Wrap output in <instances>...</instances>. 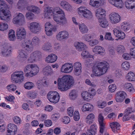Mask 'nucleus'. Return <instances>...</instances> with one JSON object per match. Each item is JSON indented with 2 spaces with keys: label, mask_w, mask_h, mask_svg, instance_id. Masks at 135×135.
Instances as JSON below:
<instances>
[{
  "label": "nucleus",
  "mask_w": 135,
  "mask_h": 135,
  "mask_svg": "<svg viewBox=\"0 0 135 135\" xmlns=\"http://www.w3.org/2000/svg\"><path fill=\"white\" fill-rule=\"evenodd\" d=\"M59 8L56 7L54 10L56 11V12L58 14L62 15L59 16H54V19L57 23L60 25H63L67 23V20L66 17L65 15L64 11L61 9H59L57 11Z\"/></svg>",
  "instance_id": "obj_5"
},
{
  "label": "nucleus",
  "mask_w": 135,
  "mask_h": 135,
  "mask_svg": "<svg viewBox=\"0 0 135 135\" xmlns=\"http://www.w3.org/2000/svg\"><path fill=\"white\" fill-rule=\"evenodd\" d=\"M57 59V56L54 54L49 55L46 58V61L48 63H53Z\"/></svg>",
  "instance_id": "obj_28"
},
{
  "label": "nucleus",
  "mask_w": 135,
  "mask_h": 135,
  "mask_svg": "<svg viewBox=\"0 0 135 135\" xmlns=\"http://www.w3.org/2000/svg\"><path fill=\"white\" fill-rule=\"evenodd\" d=\"M51 43L49 42H46L42 45V48L45 51H49L51 50Z\"/></svg>",
  "instance_id": "obj_40"
},
{
  "label": "nucleus",
  "mask_w": 135,
  "mask_h": 135,
  "mask_svg": "<svg viewBox=\"0 0 135 135\" xmlns=\"http://www.w3.org/2000/svg\"><path fill=\"white\" fill-rule=\"evenodd\" d=\"M31 54L32 56L37 61L40 60L42 57L41 52L38 50L35 51Z\"/></svg>",
  "instance_id": "obj_32"
},
{
  "label": "nucleus",
  "mask_w": 135,
  "mask_h": 135,
  "mask_svg": "<svg viewBox=\"0 0 135 135\" xmlns=\"http://www.w3.org/2000/svg\"><path fill=\"white\" fill-rule=\"evenodd\" d=\"M78 13L80 15H82L84 18L90 19L93 17V14L89 10L83 7H80L77 9Z\"/></svg>",
  "instance_id": "obj_8"
},
{
  "label": "nucleus",
  "mask_w": 135,
  "mask_h": 135,
  "mask_svg": "<svg viewBox=\"0 0 135 135\" xmlns=\"http://www.w3.org/2000/svg\"><path fill=\"white\" fill-rule=\"evenodd\" d=\"M99 25L101 27L103 28H107L109 25L107 21L105 18L99 19L98 20Z\"/></svg>",
  "instance_id": "obj_30"
},
{
  "label": "nucleus",
  "mask_w": 135,
  "mask_h": 135,
  "mask_svg": "<svg viewBox=\"0 0 135 135\" xmlns=\"http://www.w3.org/2000/svg\"><path fill=\"white\" fill-rule=\"evenodd\" d=\"M8 26L7 23H0V30L3 31L6 30L8 28Z\"/></svg>",
  "instance_id": "obj_47"
},
{
  "label": "nucleus",
  "mask_w": 135,
  "mask_h": 135,
  "mask_svg": "<svg viewBox=\"0 0 135 135\" xmlns=\"http://www.w3.org/2000/svg\"><path fill=\"white\" fill-rule=\"evenodd\" d=\"M123 87L131 93H133L134 92L135 90L133 86L131 83H126L123 85Z\"/></svg>",
  "instance_id": "obj_25"
},
{
  "label": "nucleus",
  "mask_w": 135,
  "mask_h": 135,
  "mask_svg": "<svg viewBox=\"0 0 135 135\" xmlns=\"http://www.w3.org/2000/svg\"><path fill=\"white\" fill-rule=\"evenodd\" d=\"M89 94L93 98V97L95 95L96 91L93 88H90L88 90Z\"/></svg>",
  "instance_id": "obj_57"
},
{
  "label": "nucleus",
  "mask_w": 135,
  "mask_h": 135,
  "mask_svg": "<svg viewBox=\"0 0 135 135\" xmlns=\"http://www.w3.org/2000/svg\"><path fill=\"white\" fill-rule=\"evenodd\" d=\"M27 95L28 98L33 99L36 97L37 95V93L35 91H29L27 93Z\"/></svg>",
  "instance_id": "obj_42"
},
{
  "label": "nucleus",
  "mask_w": 135,
  "mask_h": 135,
  "mask_svg": "<svg viewBox=\"0 0 135 135\" xmlns=\"http://www.w3.org/2000/svg\"><path fill=\"white\" fill-rule=\"evenodd\" d=\"M126 78L129 81H135V75L133 73L130 72L128 73Z\"/></svg>",
  "instance_id": "obj_39"
},
{
  "label": "nucleus",
  "mask_w": 135,
  "mask_h": 135,
  "mask_svg": "<svg viewBox=\"0 0 135 135\" xmlns=\"http://www.w3.org/2000/svg\"><path fill=\"white\" fill-rule=\"evenodd\" d=\"M11 79L13 82L20 84L24 80L23 73L21 71H17L12 73L11 75Z\"/></svg>",
  "instance_id": "obj_6"
},
{
  "label": "nucleus",
  "mask_w": 135,
  "mask_h": 135,
  "mask_svg": "<svg viewBox=\"0 0 135 135\" xmlns=\"http://www.w3.org/2000/svg\"><path fill=\"white\" fill-rule=\"evenodd\" d=\"M53 7H47L45 9L44 16L45 18H50L53 14Z\"/></svg>",
  "instance_id": "obj_24"
},
{
  "label": "nucleus",
  "mask_w": 135,
  "mask_h": 135,
  "mask_svg": "<svg viewBox=\"0 0 135 135\" xmlns=\"http://www.w3.org/2000/svg\"><path fill=\"white\" fill-rule=\"evenodd\" d=\"M26 70L28 71L31 70L36 75L38 72L39 69L36 65L32 64L27 65L26 66Z\"/></svg>",
  "instance_id": "obj_17"
},
{
  "label": "nucleus",
  "mask_w": 135,
  "mask_h": 135,
  "mask_svg": "<svg viewBox=\"0 0 135 135\" xmlns=\"http://www.w3.org/2000/svg\"><path fill=\"white\" fill-rule=\"evenodd\" d=\"M40 42L39 38L36 36L33 38L32 41L28 39L27 40L26 42V53L30 52L33 49V45H38Z\"/></svg>",
  "instance_id": "obj_7"
},
{
  "label": "nucleus",
  "mask_w": 135,
  "mask_h": 135,
  "mask_svg": "<svg viewBox=\"0 0 135 135\" xmlns=\"http://www.w3.org/2000/svg\"><path fill=\"white\" fill-rule=\"evenodd\" d=\"M73 66L71 63H66L62 65L60 69V71L64 73H68L73 70Z\"/></svg>",
  "instance_id": "obj_12"
},
{
  "label": "nucleus",
  "mask_w": 135,
  "mask_h": 135,
  "mask_svg": "<svg viewBox=\"0 0 135 135\" xmlns=\"http://www.w3.org/2000/svg\"><path fill=\"white\" fill-rule=\"evenodd\" d=\"M16 35L17 38L21 39V40L22 41L21 46L22 48H24L23 50H21L19 51V55L21 57L24 58L25 56V29L22 27L18 28L17 30Z\"/></svg>",
  "instance_id": "obj_3"
},
{
  "label": "nucleus",
  "mask_w": 135,
  "mask_h": 135,
  "mask_svg": "<svg viewBox=\"0 0 135 135\" xmlns=\"http://www.w3.org/2000/svg\"><path fill=\"white\" fill-rule=\"evenodd\" d=\"M99 41L98 40L95 39L93 40H90L89 44L91 46H93L98 44Z\"/></svg>",
  "instance_id": "obj_52"
},
{
  "label": "nucleus",
  "mask_w": 135,
  "mask_h": 135,
  "mask_svg": "<svg viewBox=\"0 0 135 135\" xmlns=\"http://www.w3.org/2000/svg\"><path fill=\"white\" fill-rule=\"evenodd\" d=\"M114 6L118 8H122L123 6V3L121 0H116Z\"/></svg>",
  "instance_id": "obj_43"
},
{
  "label": "nucleus",
  "mask_w": 135,
  "mask_h": 135,
  "mask_svg": "<svg viewBox=\"0 0 135 135\" xmlns=\"http://www.w3.org/2000/svg\"><path fill=\"white\" fill-rule=\"evenodd\" d=\"M87 49H83L81 53V56L83 58H87L88 57H91L93 56L91 55H89L88 52L87 51Z\"/></svg>",
  "instance_id": "obj_41"
},
{
  "label": "nucleus",
  "mask_w": 135,
  "mask_h": 135,
  "mask_svg": "<svg viewBox=\"0 0 135 135\" xmlns=\"http://www.w3.org/2000/svg\"><path fill=\"white\" fill-rule=\"evenodd\" d=\"M78 95L77 92L75 90H73L71 91L69 94L70 98L72 100L75 99L77 97Z\"/></svg>",
  "instance_id": "obj_38"
},
{
  "label": "nucleus",
  "mask_w": 135,
  "mask_h": 135,
  "mask_svg": "<svg viewBox=\"0 0 135 135\" xmlns=\"http://www.w3.org/2000/svg\"><path fill=\"white\" fill-rule=\"evenodd\" d=\"M93 108V106L89 103L84 104L81 108L83 112L91 110Z\"/></svg>",
  "instance_id": "obj_36"
},
{
  "label": "nucleus",
  "mask_w": 135,
  "mask_h": 135,
  "mask_svg": "<svg viewBox=\"0 0 135 135\" xmlns=\"http://www.w3.org/2000/svg\"><path fill=\"white\" fill-rule=\"evenodd\" d=\"M98 105L99 107L101 108H104L107 105L106 103L104 101H99L98 102Z\"/></svg>",
  "instance_id": "obj_54"
},
{
  "label": "nucleus",
  "mask_w": 135,
  "mask_h": 135,
  "mask_svg": "<svg viewBox=\"0 0 135 135\" xmlns=\"http://www.w3.org/2000/svg\"><path fill=\"white\" fill-rule=\"evenodd\" d=\"M93 52L97 54L103 55L104 52L105 50L104 48L99 45L95 46L92 50Z\"/></svg>",
  "instance_id": "obj_21"
},
{
  "label": "nucleus",
  "mask_w": 135,
  "mask_h": 135,
  "mask_svg": "<svg viewBox=\"0 0 135 135\" xmlns=\"http://www.w3.org/2000/svg\"><path fill=\"white\" fill-rule=\"evenodd\" d=\"M5 99L6 100H7V101L12 102H14L13 100L15 99V97L12 95H9L5 97Z\"/></svg>",
  "instance_id": "obj_60"
},
{
  "label": "nucleus",
  "mask_w": 135,
  "mask_h": 135,
  "mask_svg": "<svg viewBox=\"0 0 135 135\" xmlns=\"http://www.w3.org/2000/svg\"><path fill=\"white\" fill-rule=\"evenodd\" d=\"M129 24L127 23L123 22L122 24L121 28L124 31H127L129 29Z\"/></svg>",
  "instance_id": "obj_46"
},
{
  "label": "nucleus",
  "mask_w": 135,
  "mask_h": 135,
  "mask_svg": "<svg viewBox=\"0 0 135 135\" xmlns=\"http://www.w3.org/2000/svg\"><path fill=\"white\" fill-rule=\"evenodd\" d=\"M110 22L112 24H116L119 23L120 20V16L118 13L114 12L109 15Z\"/></svg>",
  "instance_id": "obj_11"
},
{
  "label": "nucleus",
  "mask_w": 135,
  "mask_h": 135,
  "mask_svg": "<svg viewBox=\"0 0 135 135\" xmlns=\"http://www.w3.org/2000/svg\"><path fill=\"white\" fill-rule=\"evenodd\" d=\"M113 33L116 37L119 39L123 40L125 37V34L121 30H119L118 27L114 28L113 31Z\"/></svg>",
  "instance_id": "obj_15"
},
{
  "label": "nucleus",
  "mask_w": 135,
  "mask_h": 135,
  "mask_svg": "<svg viewBox=\"0 0 135 135\" xmlns=\"http://www.w3.org/2000/svg\"><path fill=\"white\" fill-rule=\"evenodd\" d=\"M17 129V126L15 124L12 123L9 124L7 126V132L10 133L7 135H15L16 133Z\"/></svg>",
  "instance_id": "obj_16"
},
{
  "label": "nucleus",
  "mask_w": 135,
  "mask_h": 135,
  "mask_svg": "<svg viewBox=\"0 0 135 135\" xmlns=\"http://www.w3.org/2000/svg\"><path fill=\"white\" fill-rule=\"evenodd\" d=\"M95 115L93 113H90L87 116L85 119V122L87 124H90L93 122Z\"/></svg>",
  "instance_id": "obj_31"
},
{
  "label": "nucleus",
  "mask_w": 135,
  "mask_h": 135,
  "mask_svg": "<svg viewBox=\"0 0 135 135\" xmlns=\"http://www.w3.org/2000/svg\"><path fill=\"white\" fill-rule=\"evenodd\" d=\"M8 5L3 0H0V18L1 20L5 21L9 20V11Z\"/></svg>",
  "instance_id": "obj_4"
},
{
  "label": "nucleus",
  "mask_w": 135,
  "mask_h": 135,
  "mask_svg": "<svg viewBox=\"0 0 135 135\" xmlns=\"http://www.w3.org/2000/svg\"><path fill=\"white\" fill-rule=\"evenodd\" d=\"M47 98L50 102L56 103L59 101L60 96L57 92L56 91H50L47 94Z\"/></svg>",
  "instance_id": "obj_9"
},
{
  "label": "nucleus",
  "mask_w": 135,
  "mask_h": 135,
  "mask_svg": "<svg viewBox=\"0 0 135 135\" xmlns=\"http://www.w3.org/2000/svg\"><path fill=\"white\" fill-rule=\"evenodd\" d=\"M109 66L108 64L105 61L99 62L96 65L93 66V74L91 75V77H99L104 74L106 73Z\"/></svg>",
  "instance_id": "obj_1"
},
{
  "label": "nucleus",
  "mask_w": 135,
  "mask_h": 135,
  "mask_svg": "<svg viewBox=\"0 0 135 135\" xmlns=\"http://www.w3.org/2000/svg\"><path fill=\"white\" fill-rule=\"evenodd\" d=\"M116 50L117 53L119 54H120L124 52L125 49L123 46L119 45L117 46Z\"/></svg>",
  "instance_id": "obj_44"
},
{
  "label": "nucleus",
  "mask_w": 135,
  "mask_h": 135,
  "mask_svg": "<svg viewBox=\"0 0 135 135\" xmlns=\"http://www.w3.org/2000/svg\"><path fill=\"white\" fill-rule=\"evenodd\" d=\"M43 71L44 74L46 75H51L54 73L52 69L50 66L46 67L43 69Z\"/></svg>",
  "instance_id": "obj_34"
},
{
  "label": "nucleus",
  "mask_w": 135,
  "mask_h": 135,
  "mask_svg": "<svg viewBox=\"0 0 135 135\" xmlns=\"http://www.w3.org/2000/svg\"><path fill=\"white\" fill-rule=\"evenodd\" d=\"M27 9L31 12H32L37 13L40 12V9L37 7L34 6H29L27 7Z\"/></svg>",
  "instance_id": "obj_35"
},
{
  "label": "nucleus",
  "mask_w": 135,
  "mask_h": 135,
  "mask_svg": "<svg viewBox=\"0 0 135 135\" xmlns=\"http://www.w3.org/2000/svg\"><path fill=\"white\" fill-rule=\"evenodd\" d=\"M30 30L32 32L37 33L40 31L41 28L39 23L36 22L31 23L28 26Z\"/></svg>",
  "instance_id": "obj_10"
},
{
  "label": "nucleus",
  "mask_w": 135,
  "mask_h": 135,
  "mask_svg": "<svg viewBox=\"0 0 135 135\" xmlns=\"http://www.w3.org/2000/svg\"><path fill=\"white\" fill-rule=\"evenodd\" d=\"M104 2V0H90L89 4L93 7H97L103 4Z\"/></svg>",
  "instance_id": "obj_26"
},
{
  "label": "nucleus",
  "mask_w": 135,
  "mask_h": 135,
  "mask_svg": "<svg viewBox=\"0 0 135 135\" xmlns=\"http://www.w3.org/2000/svg\"><path fill=\"white\" fill-rule=\"evenodd\" d=\"M80 118V115L79 112L77 111H75L74 114V119L75 121L79 120Z\"/></svg>",
  "instance_id": "obj_55"
},
{
  "label": "nucleus",
  "mask_w": 135,
  "mask_h": 135,
  "mask_svg": "<svg viewBox=\"0 0 135 135\" xmlns=\"http://www.w3.org/2000/svg\"><path fill=\"white\" fill-rule=\"evenodd\" d=\"M125 6L127 9L130 10L135 8V4H132L128 2L125 3Z\"/></svg>",
  "instance_id": "obj_50"
},
{
  "label": "nucleus",
  "mask_w": 135,
  "mask_h": 135,
  "mask_svg": "<svg viewBox=\"0 0 135 135\" xmlns=\"http://www.w3.org/2000/svg\"><path fill=\"white\" fill-rule=\"evenodd\" d=\"M68 32L66 31H62L59 32L56 35L57 39L59 41H62L69 38Z\"/></svg>",
  "instance_id": "obj_13"
},
{
  "label": "nucleus",
  "mask_w": 135,
  "mask_h": 135,
  "mask_svg": "<svg viewBox=\"0 0 135 135\" xmlns=\"http://www.w3.org/2000/svg\"><path fill=\"white\" fill-rule=\"evenodd\" d=\"M75 74L77 75H79L81 73V65L79 62H76L74 65Z\"/></svg>",
  "instance_id": "obj_22"
},
{
  "label": "nucleus",
  "mask_w": 135,
  "mask_h": 135,
  "mask_svg": "<svg viewBox=\"0 0 135 135\" xmlns=\"http://www.w3.org/2000/svg\"><path fill=\"white\" fill-rule=\"evenodd\" d=\"M122 68L124 70H128L130 67L129 64L128 62L125 61L122 64Z\"/></svg>",
  "instance_id": "obj_51"
},
{
  "label": "nucleus",
  "mask_w": 135,
  "mask_h": 135,
  "mask_svg": "<svg viewBox=\"0 0 135 135\" xmlns=\"http://www.w3.org/2000/svg\"><path fill=\"white\" fill-rule=\"evenodd\" d=\"M25 0H20L18 2L17 6L18 9H21L25 5Z\"/></svg>",
  "instance_id": "obj_48"
},
{
  "label": "nucleus",
  "mask_w": 135,
  "mask_h": 135,
  "mask_svg": "<svg viewBox=\"0 0 135 135\" xmlns=\"http://www.w3.org/2000/svg\"><path fill=\"white\" fill-rule=\"evenodd\" d=\"M105 11V10L100 8L97 9L95 11V15L97 18L98 19H100L104 17Z\"/></svg>",
  "instance_id": "obj_18"
},
{
  "label": "nucleus",
  "mask_w": 135,
  "mask_h": 135,
  "mask_svg": "<svg viewBox=\"0 0 135 135\" xmlns=\"http://www.w3.org/2000/svg\"><path fill=\"white\" fill-rule=\"evenodd\" d=\"M37 84L38 88L41 89L43 86V80H38L37 82Z\"/></svg>",
  "instance_id": "obj_63"
},
{
  "label": "nucleus",
  "mask_w": 135,
  "mask_h": 135,
  "mask_svg": "<svg viewBox=\"0 0 135 135\" xmlns=\"http://www.w3.org/2000/svg\"><path fill=\"white\" fill-rule=\"evenodd\" d=\"M26 17L29 20H32L34 18V15L30 11L27 13Z\"/></svg>",
  "instance_id": "obj_58"
},
{
  "label": "nucleus",
  "mask_w": 135,
  "mask_h": 135,
  "mask_svg": "<svg viewBox=\"0 0 135 135\" xmlns=\"http://www.w3.org/2000/svg\"><path fill=\"white\" fill-rule=\"evenodd\" d=\"M105 38V39L113 41L114 39L112 38L111 33L110 32H108L106 33Z\"/></svg>",
  "instance_id": "obj_59"
},
{
  "label": "nucleus",
  "mask_w": 135,
  "mask_h": 135,
  "mask_svg": "<svg viewBox=\"0 0 135 135\" xmlns=\"http://www.w3.org/2000/svg\"><path fill=\"white\" fill-rule=\"evenodd\" d=\"M74 45L76 48L79 51H81L84 49L87 48L86 45L81 42H75L74 43Z\"/></svg>",
  "instance_id": "obj_23"
},
{
  "label": "nucleus",
  "mask_w": 135,
  "mask_h": 135,
  "mask_svg": "<svg viewBox=\"0 0 135 135\" xmlns=\"http://www.w3.org/2000/svg\"><path fill=\"white\" fill-rule=\"evenodd\" d=\"M83 37L86 41L89 43L90 41L89 40L91 38L92 36L90 34H85L83 36Z\"/></svg>",
  "instance_id": "obj_62"
},
{
  "label": "nucleus",
  "mask_w": 135,
  "mask_h": 135,
  "mask_svg": "<svg viewBox=\"0 0 135 135\" xmlns=\"http://www.w3.org/2000/svg\"><path fill=\"white\" fill-rule=\"evenodd\" d=\"M7 89L10 92L15 90L16 89V86L13 84L8 85L7 87Z\"/></svg>",
  "instance_id": "obj_45"
},
{
  "label": "nucleus",
  "mask_w": 135,
  "mask_h": 135,
  "mask_svg": "<svg viewBox=\"0 0 135 135\" xmlns=\"http://www.w3.org/2000/svg\"><path fill=\"white\" fill-rule=\"evenodd\" d=\"M60 5L64 9L67 11H70L72 9L71 6L65 1H61L60 3Z\"/></svg>",
  "instance_id": "obj_33"
},
{
  "label": "nucleus",
  "mask_w": 135,
  "mask_h": 135,
  "mask_svg": "<svg viewBox=\"0 0 135 135\" xmlns=\"http://www.w3.org/2000/svg\"><path fill=\"white\" fill-rule=\"evenodd\" d=\"M126 94L124 91H118L117 92L115 99L118 103L122 102L126 98Z\"/></svg>",
  "instance_id": "obj_14"
},
{
  "label": "nucleus",
  "mask_w": 135,
  "mask_h": 135,
  "mask_svg": "<svg viewBox=\"0 0 135 135\" xmlns=\"http://www.w3.org/2000/svg\"><path fill=\"white\" fill-rule=\"evenodd\" d=\"M44 123L45 125L46 126L49 127L52 125V123L50 120L47 119L44 121Z\"/></svg>",
  "instance_id": "obj_64"
},
{
  "label": "nucleus",
  "mask_w": 135,
  "mask_h": 135,
  "mask_svg": "<svg viewBox=\"0 0 135 135\" xmlns=\"http://www.w3.org/2000/svg\"><path fill=\"white\" fill-rule=\"evenodd\" d=\"M109 91L111 92H114L116 89V86L115 84L110 85L109 86Z\"/></svg>",
  "instance_id": "obj_61"
},
{
  "label": "nucleus",
  "mask_w": 135,
  "mask_h": 135,
  "mask_svg": "<svg viewBox=\"0 0 135 135\" xmlns=\"http://www.w3.org/2000/svg\"><path fill=\"white\" fill-rule=\"evenodd\" d=\"M24 17L22 13H19L16 17L13 18V22L14 23L20 25L23 21Z\"/></svg>",
  "instance_id": "obj_19"
},
{
  "label": "nucleus",
  "mask_w": 135,
  "mask_h": 135,
  "mask_svg": "<svg viewBox=\"0 0 135 135\" xmlns=\"http://www.w3.org/2000/svg\"><path fill=\"white\" fill-rule=\"evenodd\" d=\"M73 83L71 76L65 75L61 79H58L57 83L58 89L61 91H66L70 88Z\"/></svg>",
  "instance_id": "obj_2"
},
{
  "label": "nucleus",
  "mask_w": 135,
  "mask_h": 135,
  "mask_svg": "<svg viewBox=\"0 0 135 135\" xmlns=\"http://www.w3.org/2000/svg\"><path fill=\"white\" fill-rule=\"evenodd\" d=\"M34 86L33 83L31 82L28 81L26 83V89L30 90Z\"/></svg>",
  "instance_id": "obj_49"
},
{
  "label": "nucleus",
  "mask_w": 135,
  "mask_h": 135,
  "mask_svg": "<svg viewBox=\"0 0 135 135\" xmlns=\"http://www.w3.org/2000/svg\"><path fill=\"white\" fill-rule=\"evenodd\" d=\"M110 126L113 132L117 133L119 132L120 126L118 122H115L110 123Z\"/></svg>",
  "instance_id": "obj_20"
},
{
  "label": "nucleus",
  "mask_w": 135,
  "mask_h": 135,
  "mask_svg": "<svg viewBox=\"0 0 135 135\" xmlns=\"http://www.w3.org/2000/svg\"><path fill=\"white\" fill-rule=\"evenodd\" d=\"M79 28L80 32L82 34L86 33L88 32V27L84 23L79 24Z\"/></svg>",
  "instance_id": "obj_29"
},
{
  "label": "nucleus",
  "mask_w": 135,
  "mask_h": 135,
  "mask_svg": "<svg viewBox=\"0 0 135 135\" xmlns=\"http://www.w3.org/2000/svg\"><path fill=\"white\" fill-rule=\"evenodd\" d=\"M81 95L82 98L85 100L89 101L92 99V97L87 91H83Z\"/></svg>",
  "instance_id": "obj_37"
},
{
  "label": "nucleus",
  "mask_w": 135,
  "mask_h": 135,
  "mask_svg": "<svg viewBox=\"0 0 135 135\" xmlns=\"http://www.w3.org/2000/svg\"><path fill=\"white\" fill-rule=\"evenodd\" d=\"M12 49L11 46L3 47L1 53V55L4 56H6L10 54L12 52Z\"/></svg>",
  "instance_id": "obj_27"
},
{
  "label": "nucleus",
  "mask_w": 135,
  "mask_h": 135,
  "mask_svg": "<svg viewBox=\"0 0 135 135\" xmlns=\"http://www.w3.org/2000/svg\"><path fill=\"white\" fill-rule=\"evenodd\" d=\"M104 120V118L102 114H100L98 116V121L99 125H105V123Z\"/></svg>",
  "instance_id": "obj_53"
},
{
  "label": "nucleus",
  "mask_w": 135,
  "mask_h": 135,
  "mask_svg": "<svg viewBox=\"0 0 135 135\" xmlns=\"http://www.w3.org/2000/svg\"><path fill=\"white\" fill-rule=\"evenodd\" d=\"M62 122L64 123L67 124L69 123L70 121V118L68 116H65L62 118Z\"/></svg>",
  "instance_id": "obj_56"
}]
</instances>
